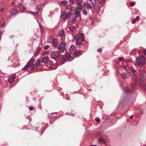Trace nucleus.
Masks as SVG:
<instances>
[{"mask_svg":"<svg viewBox=\"0 0 146 146\" xmlns=\"http://www.w3.org/2000/svg\"><path fill=\"white\" fill-rule=\"evenodd\" d=\"M66 44L64 42H61L57 46L58 52L60 53H62L64 52V50L66 48Z\"/></svg>","mask_w":146,"mask_h":146,"instance_id":"obj_1","label":"nucleus"},{"mask_svg":"<svg viewBox=\"0 0 146 146\" xmlns=\"http://www.w3.org/2000/svg\"><path fill=\"white\" fill-rule=\"evenodd\" d=\"M70 13L65 12L61 15V18L62 19L69 18L71 15Z\"/></svg>","mask_w":146,"mask_h":146,"instance_id":"obj_2","label":"nucleus"},{"mask_svg":"<svg viewBox=\"0 0 146 146\" xmlns=\"http://www.w3.org/2000/svg\"><path fill=\"white\" fill-rule=\"evenodd\" d=\"M60 56L59 52L57 51H54L51 54L50 57L53 59L56 60V58Z\"/></svg>","mask_w":146,"mask_h":146,"instance_id":"obj_3","label":"nucleus"},{"mask_svg":"<svg viewBox=\"0 0 146 146\" xmlns=\"http://www.w3.org/2000/svg\"><path fill=\"white\" fill-rule=\"evenodd\" d=\"M15 76V74H13L11 75V78L8 79V81L9 83H12L14 81L16 78Z\"/></svg>","mask_w":146,"mask_h":146,"instance_id":"obj_4","label":"nucleus"},{"mask_svg":"<svg viewBox=\"0 0 146 146\" xmlns=\"http://www.w3.org/2000/svg\"><path fill=\"white\" fill-rule=\"evenodd\" d=\"M17 7L21 12H23L25 9L23 5L21 3H19L18 4Z\"/></svg>","mask_w":146,"mask_h":146,"instance_id":"obj_5","label":"nucleus"},{"mask_svg":"<svg viewBox=\"0 0 146 146\" xmlns=\"http://www.w3.org/2000/svg\"><path fill=\"white\" fill-rule=\"evenodd\" d=\"M9 12L11 14L14 15L18 13V11L17 9L12 8L10 9Z\"/></svg>","mask_w":146,"mask_h":146,"instance_id":"obj_6","label":"nucleus"},{"mask_svg":"<svg viewBox=\"0 0 146 146\" xmlns=\"http://www.w3.org/2000/svg\"><path fill=\"white\" fill-rule=\"evenodd\" d=\"M58 42L57 39L56 38H53L52 39V46L54 47H56L57 46Z\"/></svg>","mask_w":146,"mask_h":146,"instance_id":"obj_7","label":"nucleus"},{"mask_svg":"<svg viewBox=\"0 0 146 146\" xmlns=\"http://www.w3.org/2000/svg\"><path fill=\"white\" fill-rule=\"evenodd\" d=\"M137 63L138 64L139 66L141 67H143V66L141 63V61H140V58L139 57H137L136 59Z\"/></svg>","mask_w":146,"mask_h":146,"instance_id":"obj_8","label":"nucleus"},{"mask_svg":"<svg viewBox=\"0 0 146 146\" xmlns=\"http://www.w3.org/2000/svg\"><path fill=\"white\" fill-rule=\"evenodd\" d=\"M41 48L40 47H38L37 48L35 51V53L34 55V57H35L37 56L39 53L40 51L41 50Z\"/></svg>","mask_w":146,"mask_h":146,"instance_id":"obj_9","label":"nucleus"},{"mask_svg":"<svg viewBox=\"0 0 146 146\" xmlns=\"http://www.w3.org/2000/svg\"><path fill=\"white\" fill-rule=\"evenodd\" d=\"M75 15L76 16V17L78 18V17H80V12L78 10V9H77L76 11Z\"/></svg>","mask_w":146,"mask_h":146,"instance_id":"obj_10","label":"nucleus"},{"mask_svg":"<svg viewBox=\"0 0 146 146\" xmlns=\"http://www.w3.org/2000/svg\"><path fill=\"white\" fill-rule=\"evenodd\" d=\"M29 12L33 14L34 16H36V17H38L39 16V14L38 12H33L32 11H29Z\"/></svg>","mask_w":146,"mask_h":146,"instance_id":"obj_11","label":"nucleus"},{"mask_svg":"<svg viewBox=\"0 0 146 146\" xmlns=\"http://www.w3.org/2000/svg\"><path fill=\"white\" fill-rule=\"evenodd\" d=\"M141 63L143 66V64L145 63V59L144 56H142L141 57Z\"/></svg>","mask_w":146,"mask_h":146,"instance_id":"obj_12","label":"nucleus"},{"mask_svg":"<svg viewBox=\"0 0 146 146\" xmlns=\"http://www.w3.org/2000/svg\"><path fill=\"white\" fill-rule=\"evenodd\" d=\"M48 58L47 57H45L42 59V63H45L47 61Z\"/></svg>","mask_w":146,"mask_h":146,"instance_id":"obj_13","label":"nucleus"},{"mask_svg":"<svg viewBox=\"0 0 146 146\" xmlns=\"http://www.w3.org/2000/svg\"><path fill=\"white\" fill-rule=\"evenodd\" d=\"M29 65H30L27 63V64L22 68V70L23 71L26 70L29 68Z\"/></svg>","mask_w":146,"mask_h":146,"instance_id":"obj_14","label":"nucleus"},{"mask_svg":"<svg viewBox=\"0 0 146 146\" xmlns=\"http://www.w3.org/2000/svg\"><path fill=\"white\" fill-rule=\"evenodd\" d=\"M75 47L74 45H72L70 47L69 50L70 51H72L74 50Z\"/></svg>","mask_w":146,"mask_h":146,"instance_id":"obj_15","label":"nucleus"},{"mask_svg":"<svg viewBox=\"0 0 146 146\" xmlns=\"http://www.w3.org/2000/svg\"><path fill=\"white\" fill-rule=\"evenodd\" d=\"M35 60L34 59H30L29 61L27 63L28 64H29V65L32 64L34 62Z\"/></svg>","mask_w":146,"mask_h":146,"instance_id":"obj_16","label":"nucleus"},{"mask_svg":"<svg viewBox=\"0 0 146 146\" xmlns=\"http://www.w3.org/2000/svg\"><path fill=\"white\" fill-rule=\"evenodd\" d=\"M64 32L62 30H61L59 33V36L60 37L64 35Z\"/></svg>","mask_w":146,"mask_h":146,"instance_id":"obj_17","label":"nucleus"},{"mask_svg":"<svg viewBox=\"0 0 146 146\" xmlns=\"http://www.w3.org/2000/svg\"><path fill=\"white\" fill-rule=\"evenodd\" d=\"M41 62V60H37L35 63V65L36 66H37Z\"/></svg>","mask_w":146,"mask_h":146,"instance_id":"obj_18","label":"nucleus"},{"mask_svg":"<svg viewBox=\"0 0 146 146\" xmlns=\"http://www.w3.org/2000/svg\"><path fill=\"white\" fill-rule=\"evenodd\" d=\"M67 1H66V0L64 1L61 2V4H62L64 6L66 5V4H67Z\"/></svg>","mask_w":146,"mask_h":146,"instance_id":"obj_19","label":"nucleus"},{"mask_svg":"<svg viewBox=\"0 0 146 146\" xmlns=\"http://www.w3.org/2000/svg\"><path fill=\"white\" fill-rule=\"evenodd\" d=\"M74 39L76 40H78L80 39V38L78 35H77L74 38Z\"/></svg>","mask_w":146,"mask_h":146,"instance_id":"obj_20","label":"nucleus"},{"mask_svg":"<svg viewBox=\"0 0 146 146\" xmlns=\"http://www.w3.org/2000/svg\"><path fill=\"white\" fill-rule=\"evenodd\" d=\"M69 30L71 31H73L75 29V27L73 26H70L69 27Z\"/></svg>","mask_w":146,"mask_h":146,"instance_id":"obj_21","label":"nucleus"},{"mask_svg":"<svg viewBox=\"0 0 146 146\" xmlns=\"http://www.w3.org/2000/svg\"><path fill=\"white\" fill-rule=\"evenodd\" d=\"M66 57L68 58H69L71 56L70 54H69L68 53H66L65 55Z\"/></svg>","mask_w":146,"mask_h":146,"instance_id":"obj_22","label":"nucleus"},{"mask_svg":"<svg viewBox=\"0 0 146 146\" xmlns=\"http://www.w3.org/2000/svg\"><path fill=\"white\" fill-rule=\"evenodd\" d=\"M5 23V21L4 20H2L1 22V27L4 25Z\"/></svg>","mask_w":146,"mask_h":146,"instance_id":"obj_23","label":"nucleus"},{"mask_svg":"<svg viewBox=\"0 0 146 146\" xmlns=\"http://www.w3.org/2000/svg\"><path fill=\"white\" fill-rule=\"evenodd\" d=\"M76 44L77 45H80L82 44V42L78 40H77L76 42Z\"/></svg>","mask_w":146,"mask_h":146,"instance_id":"obj_24","label":"nucleus"},{"mask_svg":"<svg viewBox=\"0 0 146 146\" xmlns=\"http://www.w3.org/2000/svg\"><path fill=\"white\" fill-rule=\"evenodd\" d=\"M130 70L133 73L135 72L136 71L132 67H131L130 68Z\"/></svg>","mask_w":146,"mask_h":146,"instance_id":"obj_25","label":"nucleus"},{"mask_svg":"<svg viewBox=\"0 0 146 146\" xmlns=\"http://www.w3.org/2000/svg\"><path fill=\"white\" fill-rule=\"evenodd\" d=\"M53 65V62L52 61H50L49 63V65L51 67Z\"/></svg>","mask_w":146,"mask_h":146,"instance_id":"obj_26","label":"nucleus"},{"mask_svg":"<svg viewBox=\"0 0 146 146\" xmlns=\"http://www.w3.org/2000/svg\"><path fill=\"white\" fill-rule=\"evenodd\" d=\"M35 68L34 64H32L30 67V69L31 70H33Z\"/></svg>","mask_w":146,"mask_h":146,"instance_id":"obj_27","label":"nucleus"},{"mask_svg":"<svg viewBox=\"0 0 146 146\" xmlns=\"http://www.w3.org/2000/svg\"><path fill=\"white\" fill-rule=\"evenodd\" d=\"M79 35L80 36V38L84 37V35L81 32L79 33Z\"/></svg>","mask_w":146,"mask_h":146,"instance_id":"obj_28","label":"nucleus"},{"mask_svg":"<svg viewBox=\"0 0 146 146\" xmlns=\"http://www.w3.org/2000/svg\"><path fill=\"white\" fill-rule=\"evenodd\" d=\"M133 80L136 82L137 80L136 77V75H134L133 76Z\"/></svg>","mask_w":146,"mask_h":146,"instance_id":"obj_29","label":"nucleus"},{"mask_svg":"<svg viewBox=\"0 0 146 146\" xmlns=\"http://www.w3.org/2000/svg\"><path fill=\"white\" fill-rule=\"evenodd\" d=\"M49 47V45H46L44 46V50H46L48 49Z\"/></svg>","mask_w":146,"mask_h":146,"instance_id":"obj_30","label":"nucleus"},{"mask_svg":"<svg viewBox=\"0 0 146 146\" xmlns=\"http://www.w3.org/2000/svg\"><path fill=\"white\" fill-rule=\"evenodd\" d=\"M80 53V52H76L74 53V54L75 56L78 55Z\"/></svg>","mask_w":146,"mask_h":146,"instance_id":"obj_31","label":"nucleus"},{"mask_svg":"<svg viewBox=\"0 0 146 146\" xmlns=\"http://www.w3.org/2000/svg\"><path fill=\"white\" fill-rule=\"evenodd\" d=\"M83 14L85 15H87V12L86 10H84L83 11Z\"/></svg>","mask_w":146,"mask_h":146,"instance_id":"obj_32","label":"nucleus"},{"mask_svg":"<svg viewBox=\"0 0 146 146\" xmlns=\"http://www.w3.org/2000/svg\"><path fill=\"white\" fill-rule=\"evenodd\" d=\"M122 76L123 78L124 79H126L127 78L125 74L122 75Z\"/></svg>","mask_w":146,"mask_h":146,"instance_id":"obj_33","label":"nucleus"},{"mask_svg":"<svg viewBox=\"0 0 146 146\" xmlns=\"http://www.w3.org/2000/svg\"><path fill=\"white\" fill-rule=\"evenodd\" d=\"M75 22V18H74L73 20H72L71 22V23L72 24H73Z\"/></svg>","mask_w":146,"mask_h":146,"instance_id":"obj_34","label":"nucleus"},{"mask_svg":"<svg viewBox=\"0 0 146 146\" xmlns=\"http://www.w3.org/2000/svg\"><path fill=\"white\" fill-rule=\"evenodd\" d=\"M95 120H96L98 122H99L100 121V119L99 118L96 117L95 118Z\"/></svg>","mask_w":146,"mask_h":146,"instance_id":"obj_35","label":"nucleus"},{"mask_svg":"<svg viewBox=\"0 0 146 146\" xmlns=\"http://www.w3.org/2000/svg\"><path fill=\"white\" fill-rule=\"evenodd\" d=\"M87 5L88 7H90L91 9L92 8V7L90 6V3H87Z\"/></svg>","mask_w":146,"mask_h":146,"instance_id":"obj_36","label":"nucleus"},{"mask_svg":"<svg viewBox=\"0 0 146 146\" xmlns=\"http://www.w3.org/2000/svg\"><path fill=\"white\" fill-rule=\"evenodd\" d=\"M29 110L30 111H32L34 110L33 108L32 107H30L29 108Z\"/></svg>","mask_w":146,"mask_h":146,"instance_id":"obj_37","label":"nucleus"},{"mask_svg":"<svg viewBox=\"0 0 146 146\" xmlns=\"http://www.w3.org/2000/svg\"><path fill=\"white\" fill-rule=\"evenodd\" d=\"M92 5L93 6L95 7L96 6V3L95 2H92Z\"/></svg>","mask_w":146,"mask_h":146,"instance_id":"obj_38","label":"nucleus"},{"mask_svg":"<svg viewBox=\"0 0 146 146\" xmlns=\"http://www.w3.org/2000/svg\"><path fill=\"white\" fill-rule=\"evenodd\" d=\"M70 3L71 4H72L74 3V0H70Z\"/></svg>","mask_w":146,"mask_h":146,"instance_id":"obj_39","label":"nucleus"},{"mask_svg":"<svg viewBox=\"0 0 146 146\" xmlns=\"http://www.w3.org/2000/svg\"><path fill=\"white\" fill-rule=\"evenodd\" d=\"M78 8L80 9V10L81 9V5H78Z\"/></svg>","mask_w":146,"mask_h":146,"instance_id":"obj_40","label":"nucleus"},{"mask_svg":"<svg viewBox=\"0 0 146 146\" xmlns=\"http://www.w3.org/2000/svg\"><path fill=\"white\" fill-rule=\"evenodd\" d=\"M143 53H144V54L145 56H146V49L144 50L143 51Z\"/></svg>","mask_w":146,"mask_h":146,"instance_id":"obj_41","label":"nucleus"},{"mask_svg":"<svg viewBox=\"0 0 146 146\" xmlns=\"http://www.w3.org/2000/svg\"><path fill=\"white\" fill-rule=\"evenodd\" d=\"M82 38L81 39V40L82 42H84L85 41V39L84 38V37H82Z\"/></svg>","mask_w":146,"mask_h":146,"instance_id":"obj_42","label":"nucleus"},{"mask_svg":"<svg viewBox=\"0 0 146 146\" xmlns=\"http://www.w3.org/2000/svg\"><path fill=\"white\" fill-rule=\"evenodd\" d=\"M98 51L99 52H100L102 51V49L101 48H99L98 49Z\"/></svg>","mask_w":146,"mask_h":146,"instance_id":"obj_43","label":"nucleus"},{"mask_svg":"<svg viewBox=\"0 0 146 146\" xmlns=\"http://www.w3.org/2000/svg\"><path fill=\"white\" fill-rule=\"evenodd\" d=\"M130 5H131L132 6H133L135 4L133 2H132L130 3Z\"/></svg>","mask_w":146,"mask_h":146,"instance_id":"obj_44","label":"nucleus"},{"mask_svg":"<svg viewBox=\"0 0 146 146\" xmlns=\"http://www.w3.org/2000/svg\"><path fill=\"white\" fill-rule=\"evenodd\" d=\"M37 8L38 9H39V10L41 9V8L40 7V6H38L37 7Z\"/></svg>","mask_w":146,"mask_h":146,"instance_id":"obj_45","label":"nucleus"},{"mask_svg":"<svg viewBox=\"0 0 146 146\" xmlns=\"http://www.w3.org/2000/svg\"><path fill=\"white\" fill-rule=\"evenodd\" d=\"M135 22H136V19H135L134 20H133V21L132 22V23H134Z\"/></svg>","mask_w":146,"mask_h":146,"instance_id":"obj_46","label":"nucleus"},{"mask_svg":"<svg viewBox=\"0 0 146 146\" xmlns=\"http://www.w3.org/2000/svg\"><path fill=\"white\" fill-rule=\"evenodd\" d=\"M136 19L137 21H139V16H137L136 17Z\"/></svg>","mask_w":146,"mask_h":146,"instance_id":"obj_47","label":"nucleus"},{"mask_svg":"<svg viewBox=\"0 0 146 146\" xmlns=\"http://www.w3.org/2000/svg\"><path fill=\"white\" fill-rule=\"evenodd\" d=\"M99 141L100 142H103L104 141V140L103 139H101L99 140Z\"/></svg>","mask_w":146,"mask_h":146,"instance_id":"obj_48","label":"nucleus"},{"mask_svg":"<svg viewBox=\"0 0 146 146\" xmlns=\"http://www.w3.org/2000/svg\"><path fill=\"white\" fill-rule=\"evenodd\" d=\"M123 68H124V69L126 70H127V68H126V66H125L124 67H123Z\"/></svg>","mask_w":146,"mask_h":146,"instance_id":"obj_49","label":"nucleus"},{"mask_svg":"<svg viewBox=\"0 0 146 146\" xmlns=\"http://www.w3.org/2000/svg\"><path fill=\"white\" fill-rule=\"evenodd\" d=\"M2 32L1 31H0V36H1L2 35Z\"/></svg>","mask_w":146,"mask_h":146,"instance_id":"obj_50","label":"nucleus"},{"mask_svg":"<svg viewBox=\"0 0 146 146\" xmlns=\"http://www.w3.org/2000/svg\"><path fill=\"white\" fill-rule=\"evenodd\" d=\"M119 59L120 60H121L123 59V58H121V57H119Z\"/></svg>","mask_w":146,"mask_h":146,"instance_id":"obj_51","label":"nucleus"},{"mask_svg":"<svg viewBox=\"0 0 146 146\" xmlns=\"http://www.w3.org/2000/svg\"><path fill=\"white\" fill-rule=\"evenodd\" d=\"M3 8L2 7L1 8V12H3Z\"/></svg>","mask_w":146,"mask_h":146,"instance_id":"obj_52","label":"nucleus"},{"mask_svg":"<svg viewBox=\"0 0 146 146\" xmlns=\"http://www.w3.org/2000/svg\"><path fill=\"white\" fill-rule=\"evenodd\" d=\"M131 86L133 87H134L135 86L134 84H131Z\"/></svg>","mask_w":146,"mask_h":146,"instance_id":"obj_53","label":"nucleus"},{"mask_svg":"<svg viewBox=\"0 0 146 146\" xmlns=\"http://www.w3.org/2000/svg\"><path fill=\"white\" fill-rule=\"evenodd\" d=\"M54 113L57 114V112H56L51 113V114H54Z\"/></svg>","mask_w":146,"mask_h":146,"instance_id":"obj_54","label":"nucleus"},{"mask_svg":"<svg viewBox=\"0 0 146 146\" xmlns=\"http://www.w3.org/2000/svg\"><path fill=\"white\" fill-rule=\"evenodd\" d=\"M133 115H131L130 117V118L131 119H132Z\"/></svg>","mask_w":146,"mask_h":146,"instance_id":"obj_55","label":"nucleus"},{"mask_svg":"<svg viewBox=\"0 0 146 146\" xmlns=\"http://www.w3.org/2000/svg\"><path fill=\"white\" fill-rule=\"evenodd\" d=\"M39 27H40V28L42 30V28L41 25H39Z\"/></svg>","mask_w":146,"mask_h":146,"instance_id":"obj_56","label":"nucleus"},{"mask_svg":"<svg viewBox=\"0 0 146 146\" xmlns=\"http://www.w3.org/2000/svg\"><path fill=\"white\" fill-rule=\"evenodd\" d=\"M45 53H46V54H48V53L49 52H47V51H46L45 52Z\"/></svg>","mask_w":146,"mask_h":146,"instance_id":"obj_57","label":"nucleus"},{"mask_svg":"<svg viewBox=\"0 0 146 146\" xmlns=\"http://www.w3.org/2000/svg\"><path fill=\"white\" fill-rule=\"evenodd\" d=\"M90 146H97L96 145H91Z\"/></svg>","mask_w":146,"mask_h":146,"instance_id":"obj_58","label":"nucleus"},{"mask_svg":"<svg viewBox=\"0 0 146 146\" xmlns=\"http://www.w3.org/2000/svg\"><path fill=\"white\" fill-rule=\"evenodd\" d=\"M72 4H71V3H70V4H69V5L70 6H71V5H72Z\"/></svg>","mask_w":146,"mask_h":146,"instance_id":"obj_59","label":"nucleus"},{"mask_svg":"<svg viewBox=\"0 0 146 146\" xmlns=\"http://www.w3.org/2000/svg\"><path fill=\"white\" fill-rule=\"evenodd\" d=\"M88 1H92V0H87Z\"/></svg>","mask_w":146,"mask_h":146,"instance_id":"obj_60","label":"nucleus"},{"mask_svg":"<svg viewBox=\"0 0 146 146\" xmlns=\"http://www.w3.org/2000/svg\"><path fill=\"white\" fill-rule=\"evenodd\" d=\"M66 100H68V98H66Z\"/></svg>","mask_w":146,"mask_h":146,"instance_id":"obj_61","label":"nucleus"},{"mask_svg":"<svg viewBox=\"0 0 146 146\" xmlns=\"http://www.w3.org/2000/svg\"><path fill=\"white\" fill-rule=\"evenodd\" d=\"M143 146H146V145H143Z\"/></svg>","mask_w":146,"mask_h":146,"instance_id":"obj_62","label":"nucleus"},{"mask_svg":"<svg viewBox=\"0 0 146 146\" xmlns=\"http://www.w3.org/2000/svg\"><path fill=\"white\" fill-rule=\"evenodd\" d=\"M41 31V32H42V30Z\"/></svg>","mask_w":146,"mask_h":146,"instance_id":"obj_63","label":"nucleus"},{"mask_svg":"<svg viewBox=\"0 0 146 146\" xmlns=\"http://www.w3.org/2000/svg\"><path fill=\"white\" fill-rule=\"evenodd\" d=\"M57 68V67H56V68H55V69H56V68Z\"/></svg>","mask_w":146,"mask_h":146,"instance_id":"obj_64","label":"nucleus"}]
</instances>
